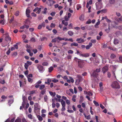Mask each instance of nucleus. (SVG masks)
<instances>
[{
  "mask_svg": "<svg viewBox=\"0 0 122 122\" xmlns=\"http://www.w3.org/2000/svg\"><path fill=\"white\" fill-rule=\"evenodd\" d=\"M108 68L107 66H106L102 68V70L104 74L108 70Z\"/></svg>",
  "mask_w": 122,
  "mask_h": 122,
  "instance_id": "obj_6",
  "label": "nucleus"
},
{
  "mask_svg": "<svg viewBox=\"0 0 122 122\" xmlns=\"http://www.w3.org/2000/svg\"><path fill=\"white\" fill-rule=\"evenodd\" d=\"M107 47V45L105 44H103V46L102 47V48H105Z\"/></svg>",
  "mask_w": 122,
  "mask_h": 122,
  "instance_id": "obj_52",
  "label": "nucleus"
},
{
  "mask_svg": "<svg viewBox=\"0 0 122 122\" xmlns=\"http://www.w3.org/2000/svg\"><path fill=\"white\" fill-rule=\"evenodd\" d=\"M29 66L27 63H25L24 65V67L26 70L28 69V67Z\"/></svg>",
  "mask_w": 122,
  "mask_h": 122,
  "instance_id": "obj_31",
  "label": "nucleus"
},
{
  "mask_svg": "<svg viewBox=\"0 0 122 122\" xmlns=\"http://www.w3.org/2000/svg\"><path fill=\"white\" fill-rule=\"evenodd\" d=\"M45 87V86L44 85H41L39 89L40 90H42Z\"/></svg>",
  "mask_w": 122,
  "mask_h": 122,
  "instance_id": "obj_29",
  "label": "nucleus"
},
{
  "mask_svg": "<svg viewBox=\"0 0 122 122\" xmlns=\"http://www.w3.org/2000/svg\"><path fill=\"white\" fill-rule=\"evenodd\" d=\"M37 68L39 72L41 73L44 70L43 66L40 65L38 64L37 65Z\"/></svg>",
  "mask_w": 122,
  "mask_h": 122,
  "instance_id": "obj_3",
  "label": "nucleus"
},
{
  "mask_svg": "<svg viewBox=\"0 0 122 122\" xmlns=\"http://www.w3.org/2000/svg\"><path fill=\"white\" fill-rule=\"evenodd\" d=\"M21 120L22 122H28L26 119L24 117L22 118Z\"/></svg>",
  "mask_w": 122,
  "mask_h": 122,
  "instance_id": "obj_40",
  "label": "nucleus"
},
{
  "mask_svg": "<svg viewBox=\"0 0 122 122\" xmlns=\"http://www.w3.org/2000/svg\"><path fill=\"white\" fill-rule=\"evenodd\" d=\"M42 65L44 66H47L48 65V63L46 62H44L42 63Z\"/></svg>",
  "mask_w": 122,
  "mask_h": 122,
  "instance_id": "obj_30",
  "label": "nucleus"
},
{
  "mask_svg": "<svg viewBox=\"0 0 122 122\" xmlns=\"http://www.w3.org/2000/svg\"><path fill=\"white\" fill-rule=\"evenodd\" d=\"M21 122V120L20 118H17L16 119L15 121V122Z\"/></svg>",
  "mask_w": 122,
  "mask_h": 122,
  "instance_id": "obj_32",
  "label": "nucleus"
},
{
  "mask_svg": "<svg viewBox=\"0 0 122 122\" xmlns=\"http://www.w3.org/2000/svg\"><path fill=\"white\" fill-rule=\"evenodd\" d=\"M39 120L40 121H41L43 120V118L42 117H41L40 116H37Z\"/></svg>",
  "mask_w": 122,
  "mask_h": 122,
  "instance_id": "obj_34",
  "label": "nucleus"
},
{
  "mask_svg": "<svg viewBox=\"0 0 122 122\" xmlns=\"http://www.w3.org/2000/svg\"><path fill=\"white\" fill-rule=\"evenodd\" d=\"M77 77L79 79V81L81 79V76L80 75H78L77 76Z\"/></svg>",
  "mask_w": 122,
  "mask_h": 122,
  "instance_id": "obj_33",
  "label": "nucleus"
},
{
  "mask_svg": "<svg viewBox=\"0 0 122 122\" xmlns=\"http://www.w3.org/2000/svg\"><path fill=\"white\" fill-rule=\"evenodd\" d=\"M87 95H88L90 97L91 96H92L93 95V93L92 92H90V91H89L88 92V93Z\"/></svg>",
  "mask_w": 122,
  "mask_h": 122,
  "instance_id": "obj_47",
  "label": "nucleus"
},
{
  "mask_svg": "<svg viewBox=\"0 0 122 122\" xmlns=\"http://www.w3.org/2000/svg\"><path fill=\"white\" fill-rule=\"evenodd\" d=\"M95 71H96L97 73L99 72L100 71V68L97 69Z\"/></svg>",
  "mask_w": 122,
  "mask_h": 122,
  "instance_id": "obj_63",
  "label": "nucleus"
},
{
  "mask_svg": "<svg viewBox=\"0 0 122 122\" xmlns=\"http://www.w3.org/2000/svg\"><path fill=\"white\" fill-rule=\"evenodd\" d=\"M100 23V22L99 21H98L97 22L96 24V25H95V28H97V26L98 25H99Z\"/></svg>",
  "mask_w": 122,
  "mask_h": 122,
  "instance_id": "obj_46",
  "label": "nucleus"
},
{
  "mask_svg": "<svg viewBox=\"0 0 122 122\" xmlns=\"http://www.w3.org/2000/svg\"><path fill=\"white\" fill-rule=\"evenodd\" d=\"M55 24H53V23H51V25L50 27L51 28H53L55 27Z\"/></svg>",
  "mask_w": 122,
  "mask_h": 122,
  "instance_id": "obj_42",
  "label": "nucleus"
},
{
  "mask_svg": "<svg viewBox=\"0 0 122 122\" xmlns=\"http://www.w3.org/2000/svg\"><path fill=\"white\" fill-rule=\"evenodd\" d=\"M93 102L96 106H99L98 103L95 101L94 100L93 101Z\"/></svg>",
  "mask_w": 122,
  "mask_h": 122,
  "instance_id": "obj_25",
  "label": "nucleus"
},
{
  "mask_svg": "<svg viewBox=\"0 0 122 122\" xmlns=\"http://www.w3.org/2000/svg\"><path fill=\"white\" fill-rule=\"evenodd\" d=\"M7 88L5 87H4L0 89V92H3L6 91L7 90Z\"/></svg>",
  "mask_w": 122,
  "mask_h": 122,
  "instance_id": "obj_10",
  "label": "nucleus"
},
{
  "mask_svg": "<svg viewBox=\"0 0 122 122\" xmlns=\"http://www.w3.org/2000/svg\"><path fill=\"white\" fill-rule=\"evenodd\" d=\"M116 20L118 22L121 23L122 21V15L120 18H118Z\"/></svg>",
  "mask_w": 122,
  "mask_h": 122,
  "instance_id": "obj_14",
  "label": "nucleus"
},
{
  "mask_svg": "<svg viewBox=\"0 0 122 122\" xmlns=\"http://www.w3.org/2000/svg\"><path fill=\"white\" fill-rule=\"evenodd\" d=\"M76 41H78V43H81L84 42L85 40L84 39H82L81 38H77L76 40Z\"/></svg>",
  "mask_w": 122,
  "mask_h": 122,
  "instance_id": "obj_7",
  "label": "nucleus"
},
{
  "mask_svg": "<svg viewBox=\"0 0 122 122\" xmlns=\"http://www.w3.org/2000/svg\"><path fill=\"white\" fill-rule=\"evenodd\" d=\"M1 98L2 99H5L7 98V97L3 95L1 96Z\"/></svg>",
  "mask_w": 122,
  "mask_h": 122,
  "instance_id": "obj_44",
  "label": "nucleus"
},
{
  "mask_svg": "<svg viewBox=\"0 0 122 122\" xmlns=\"http://www.w3.org/2000/svg\"><path fill=\"white\" fill-rule=\"evenodd\" d=\"M79 55L80 56H82L83 57H88L89 56V54L88 53H86L84 54H82L81 53H80Z\"/></svg>",
  "mask_w": 122,
  "mask_h": 122,
  "instance_id": "obj_9",
  "label": "nucleus"
},
{
  "mask_svg": "<svg viewBox=\"0 0 122 122\" xmlns=\"http://www.w3.org/2000/svg\"><path fill=\"white\" fill-rule=\"evenodd\" d=\"M86 98H87L88 100L89 101H92V100L90 99V98L88 96H86Z\"/></svg>",
  "mask_w": 122,
  "mask_h": 122,
  "instance_id": "obj_57",
  "label": "nucleus"
},
{
  "mask_svg": "<svg viewBox=\"0 0 122 122\" xmlns=\"http://www.w3.org/2000/svg\"><path fill=\"white\" fill-rule=\"evenodd\" d=\"M68 33L70 36H71L74 34V32L71 31H69L68 32Z\"/></svg>",
  "mask_w": 122,
  "mask_h": 122,
  "instance_id": "obj_19",
  "label": "nucleus"
},
{
  "mask_svg": "<svg viewBox=\"0 0 122 122\" xmlns=\"http://www.w3.org/2000/svg\"><path fill=\"white\" fill-rule=\"evenodd\" d=\"M27 77L28 78V81L29 82L32 83L33 81V80L31 78L29 77L28 76H27Z\"/></svg>",
  "mask_w": 122,
  "mask_h": 122,
  "instance_id": "obj_38",
  "label": "nucleus"
},
{
  "mask_svg": "<svg viewBox=\"0 0 122 122\" xmlns=\"http://www.w3.org/2000/svg\"><path fill=\"white\" fill-rule=\"evenodd\" d=\"M28 117L30 119H32V115L31 114H29L28 115Z\"/></svg>",
  "mask_w": 122,
  "mask_h": 122,
  "instance_id": "obj_56",
  "label": "nucleus"
},
{
  "mask_svg": "<svg viewBox=\"0 0 122 122\" xmlns=\"http://www.w3.org/2000/svg\"><path fill=\"white\" fill-rule=\"evenodd\" d=\"M78 60H80V59H78L76 57H74V61H75L76 62H77L78 61H77Z\"/></svg>",
  "mask_w": 122,
  "mask_h": 122,
  "instance_id": "obj_58",
  "label": "nucleus"
},
{
  "mask_svg": "<svg viewBox=\"0 0 122 122\" xmlns=\"http://www.w3.org/2000/svg\"><path fill=\"white\" fill-rule=\"evenodd\" d=\"M111 76V74L109 72H107V76L108 77L110 78V77Z\"/></svg>",
  "mask_w": 122,
  "mask_h": 122,
  "instance_id": "obj_62",
  "label": "nucleus"
},
{
  "mask_svg": "<svg viewBox=\"0 0 122 122\" xmlns=\"http://www.w3.org/2000/svg\"><path fill=\"white\" fill-rule=\"evenodd\" d=\"M84 62L83 61H78V66L80 68H83L84 65Z\"/></svg>",
  "mask_w": 122,
  "mask_h": 122,
  "instance_id": "obj_5",
  "label": "nucleus"
},
{
  "mask_svg": "<svg viewBox=\"0 0 122 122\" xmlns=\"http://www.w3.org/2000/svg\"><path fill=\"white\" fill-rule=\"evenodd\" d=\"M0 83L3 84L5 83V81L4 80H1L0 81Z\"/></svg>",
  "mask_w": 122,
  "mask_h": 122,
  "instance_id": "obj_36",
  "label": "nucleus"
},
{
  "mask_svg": "<svg viewBox=\"0 0 122 122\" xmlns=\"http://www.w3.org/2000/svg\"><path fill=\"white\" fill-rule=\"evenodd\" d=\"M31 15L32 16L35 17L36 16V15L34 12H33L31 13Z\"/></svg>",
  "mask_w": 122,
  "mask_h": 122,
  "instance_id": "obj_54",
  "label": "nucleus"
},
{
  "mask_svg": "<svg viewBox=\"0 0 122 122\" xmlns=\"http://www.w3.org/2000/svg\"><path fill=\"white\" fill-rule=\"evenodd\" d=\"M91 20L90 19H89L86 22V24H90L91 23Z\"/></svg>",
  "mask_w": 122,
  "mask_h": 122,
  "instance_id": "obj_45",
  "label": "nucleus"
},
{
  "mask_svg": "<svg viewBox=\"0 0 122 122\" xmlns=\"http://www.w3.org/2000/svg\"><path fill=\"white\" fill-rule=\"evenodd\" d=\"M79 19L83 21L84 20V15H81L79 17Z\"/></svg>",
  "mask_w": 122,
  "mask_h": 122,
  "instance_id": "obj_22",
  "label": "nucleus"
},
{
  "mask_svg": "<svg viewBox=\"0 0 122 122\" xmlns=\"http://www.w3.org/2000/svg\"><path fill=\"white\" fill-rule=\"evenodd\" d=\"M119 42V40L117 39L114 38V40L113 43L115 45L117 44Z\"/></svg>",
  "mask_w": 122,
  "mask_h": 122,
  "instance_id": "obj_11",
  "label": "nucleus"
},
{
  "mask_svg": "<svg viewBox=\"0 0 122 122\" xmlns=\"http://www.w3.org/2000/svg\"><path fill=\"white\" fill-rule=\"evenodd\" d=\"M5 20L3 19L0 20V24L2 25H4L5 24Z\"/></svg>",
  "mask_w": 122,
  "mask_h": 122,
  "instance_id": "obj_16",
  "label": "nucleus"
},
{
  "mask_svg": "<svg viewBox=\"0 0 122 122\" xmlns=\"http://www.w3.org/2000/svg\"><path fill=\"white\" fill-rule=\"evenodd\" d=\"M45 40H47V38L45 37H43L41 39V41H43Z\"/></svg>",
  "mask_w": 122,
  "mask_h": 122,
  "instance_id": "obj_26",
  "label": "nucleus"
},
{
  "mask_svg": "<svg viewBox=\"0 0 122 122\" xmlns=\"http://www.w3.org/2000/svg\"><path fill=\"white\" fill-rule=\"evenodd\" d=\"M98 74L96 71H94L92 74L91 75V76L94 77H96L98 75Z\"/></svg>",
  "mask_w": 122,
  "mask_h": 122,
  "instance_id": "obj_13",
  "label": "nucleus"
},
{
  "mask_svg": "<svg viewBox=\"0 0 122 122\" xmlns=\"http://www.w3.org/2000/svg\"><path fill=\"white\" fill-rule=\"evenodd\" d=\"M83 98L82 96H81L80 97V99L79 100V103H81L83 101Z\"/></svg>",
  "mask_w": 122,
  "mask_h": 122,
  "instance_id": "obj_17",
  "label": "nucleus"
},
{
  "mask_svg": "<svg viewBox=\"0 0 122 122\" xmlns=\"http://www.w3.org/2000/svg\"><path fill=\"white\" fill-rule=\"evenodd\" d=\"M81 8V6L80 4H77L76 6V9L77 10H78L79 9Z\"/></svg>",
  "mask_w": 122,
  "mask_h": 122,
  "instance_id": "obj_23",
  "label": "nucleus"
},
{
  "mask_svg": "<svg viewBox=\"0 0 122 122\" xmlns=\"http://www.w3.org/2000/svg\"><path fill=\"white\" fill-rule=\"evenodd\" d=\"M52 3H51V2L50 3H48L47 2H46V3L48 5L50 6H51L52 5H53L55 4L56 3V2L54 1L53 0L52 1Z\"/></svg>",
  "mask_w": 122,
  "mask_h": 122,
  "instance_id": "obj_12",
  "label": "nucleus"
},
{
  "mask_svg": "<svg viewBox=\"0 0 122 122\" xmlns=\"http://www.w3.org/2000/svg\"><path fill=\"white\" fill-rule=\"evenodd\" d=\"M34 110H40L39 104L38 103H36L34 106Z\"/></svg>",
  "mask_w": 122,
  "mask_h": 122,
  "instance_id": "obj_8",
  "label": "nucleus"
},
{
  "mask_svg": "<svg viewBox=\"0 0 122 122\" xmlns=\"http://www.w3.org/2000/svg\"><path fill=\"white\" fill-rule=\"evenodd\" d=\"M110 28L109 27L108 29H107L105 30V31H106L107 33H108L109 32V31L110 30Z\"/></svg>",
  "mask_w": 122,
  "mask_h": 122,
  "instance_id": "obj_48",
  "label": "nucleus"
},
{
  "mask_svg": "<svg viewBox=\"0 0 122 122\" xmlns=\"http://www.w3.org/2000/svg\"><path fill=\"white\" fill-rule=\"evenodd\" d=\"M62 24H64L65 26H67L68 25V23L67 22H65L64 20H63L62 22Z\"/></svg>",
  "mask_w": 122,
  "mask_h": 122,
  "instance_id": "obj_18",
  "label": "nucleus"
},
{
  "mask_svg": "<svg viewBox=\"0 0 122 122\" xmlns=\"http://www.w3.org/2000/svg\"><path fill=\"white\" fill-rule=\"evenodd\" d=\"M111 86L112 88H116L119 89L120 87L117 81L113 82L111 84Z\"/></svg>",
  "mask_w": 122,
  "mask_h": 122,
  "instance_id": "obj_1",
  "label": "nucleus"
},
{
  "mask_svg": "<svg viewBox=\"0 0 122 122\" xmlns=\"http://www.w3.org/2000/svg\"><path fill=\"white\" fill-rule=\"evenodd\" d=\"M55 14L56 13L55 12H52L50 14L52 16H53L55 15Z\"/></svg>",
  "mask_w": 122,
  "mask_h": 122,
  "instance_id": "obj_64",
  "label": "nucleus"
},
{
  "mask_svg": "<svg viewBox=\"0 0 122 122\" xmlns=\"http://www.w3.org/2000/svg\"><path fill=\"white\" fill-rule=\"evenodd\" d=\"M115 2V1L114 0H109V3L110 4H114Z\"/></svg>",
  "mask_w": 122,
  "mask_h": 122,
  "instance_id": "obj_27",
  "label": "nucleus"
},
{
  "mask_svg": "<svg viewBox=\"0 0 122 122\" xmlns=\"http://www.w3.org/2000/svg\"><path fill=\"white\" fill-rule=\"evenodd\" d=\"M30 13V11L29 10L27 9L26 11V14H29Z\"/></svg>",
  "mask_w": 122,
  "mask_h": 122,
  "instance_id": "obj_61",
  "label": "nucleus"
},
{
  "mask_svg": "<svg viewBox=\"0 0 122 122\" xmlns=\"http://www.w3.org/2000/svg\"><path fill=\"white\" fill-rule=\"evenodd\" d=\"M91 41L92 43H95L96 42V40L92 39L91 40Z\"/></svg>",
  "mask_w": 122,
  "mask_h": 122,
  "instance_id": "obj_49",
  "label": "nucleus"
},
{
  "mask_svg": "<svg viewBox=\"0 0 122 122\" xmlns=\"http://www.w3.org/2000/svg\"><path fill=\"white\" fill-rule=\"evenodd\" d=\"M61 102L62 106L61 109V111H64L66 110L65 108L66 105L65 102L63 100H62Z\"/></svg>",
  "mask_w": 122,
  "mask_h": 122,
  "instance_id": "obj_4",
  "label": "nucleus"
},
{
  "mask_svg": "<svg viewBox=\"0 0 122 122\" xmlns=\"http://www.w3.org/2000/svg\"><path fill=\"white\" fill-rule=\"evenodd\" d=\"M47 10V9L46 8H45L44 9L43 11H42L43 13L44 14H46V11Z\"/></svg>",
  "mask_w": 122,
  "mask_h": 122,
  "instance_id": "obj_35",
  "label": "nucleus"
},
{
  "mask_svg": "<svg viewBox=\"0 0 122 122\" xmlns=\"http://www.w3.org/2000/svg\"><path fill=\"white\" fill-rule=\"evenodd\" d=\"M53 67L52 66H51L48 68L49 72H51L53 70Z\"/></svg>",
  "mask_w": 122,
  "mask_h": 122,
  "instance_id": "obj_24",
  "label": "nucleus"
},
{
  "mask_svg": "<svg viewBox=\"0 0 122 122\" xmlns=\"http://www.w3.org/2000/svg\"><path fill=\"white\" fill-rule=\"evenodd\" d=\"M57 39L59 40L60 41L64 40H65V38H61V37L58 36L57 37Z\"/></svg>",
  "mask_w": 122,
  "mask_h": 122,
  "instance_id": "obj_28",
  "label": "nucleus"
},
{
  "mask_svg": "<svg viewBox=\"0 0 122 122\" xmlns=\"http://www.w3.org/2000/svg\"><path fill=\"white\" fill-rule=\"evenodd\" d=\"M41 8H39L36 13L38 14H40L41 11Z\"/></svg>",
  "mask_w": 122,
  "mask_h": 122,
  "instance_id": "obj_59",
  "label": "nucleus"
},
{
  "mask_svg": "<svg viewBox=\"0 0 122 122\" xmlns=\"http://www.w3.org/2000/svg\"><path fill=\"white\" fill-rule=\"evenodd\" d=\"M116 15L118 17H119V16H121V15L118 12H116Z\"/></svg>",
  "mask_w": 122,
  "mask_h": 122,
  "instance_id": "obj_60",
  "label": "nucleus"
},
{
  "mask_svg": "<svg viewBox=\"0 0 122 122\" xmlns=\"http://www.w3.org/2000/svg\"><path fill=\"white\" fill-rule=\"evenodd\" d=\"M49 93L51 96H52L53 97H54L56 95V94L55 92H49Z\"/></svg>",
  "mask_w": 122,
  "mask_h": 122,
  "instance_id": "obj_21",
  "label": "nucleus"
},
{
  "mask_svg": "<svg viewBox=\"0 0 122 122\" xmlns=\"http://www.w3.org/2000/svg\"><path fill=\"white\" fill-rule=\"evenodd\" d=\"M35 92V91L34 90L32 91H30V95H31V94H33Z\"/></svg>",
  "mask_w": 122,
  "mask_h": 122,
  "instance_id": "obj_41",
  "label": "nucleus"
},
{
  "mask_svg": "<svg viewBox=\"0 0 122 122\" xmlns=\"http://www.w3.org/2000/svg\"><path fill=\"white\" fill-rule=\"evenodd\" d=\"M30 41L32 42H35L36 41L35 38H32L30 39Z\"/></svg>",
  "mask_w": 122,
  "mask_h": 122,
  "instance_id": "obj_55",
  "label": "nucleus"
},
{
  "mask_svg": "<svg viewBox=\"0 0 122 122\" xmlns=\"http://www.w3.org/2000/svg\"><path fill=\"white\" fill-rule=\"evenodd\" d=\"M14 100L13 99H10L9 100L8 102L10 104H12Z\"/></svg>",
  "mask_w": 122,
  "mask_h": 122,
  "instance_id": "obj_39",
  "label": "nucleus"
},
{
  "mask_svg": "<svg viewBox=\"0 0 122 122\" xmlns=\"http://www.w3.org/2000/svg\"><path fill=\"white\" fill-rule=\"evenodd\" d=\"M5 35V41L9 43L11 40V38L9 36L8 33H6Z\"/></svg>",
  "mask_w": 122,
  "mask_h": 122,
  "instance_id": "obj_2",
  "label": "nucleus"
},
{
  "mask_svg": "<svg viewBox=\"0 0 122 122\" xmlns=\"http://www.w3.org/2000/svg\"><path fill=\"white\" fill-rule=\"evenodd\" d=\"M52 81L54 83H56L58 81V80L55 79L52 80Z\"/></svg>",
  "mask_w": 122,
  "mask_h": 122,
  "instance_id": "obj_51",
  "label": "nucleus"
},
{
  "mask_svg": "<svg viewBox=\"0 0 122 122\" xmlns=\"http://www.w3.org/2000/svg\"><path fill=\"white\" fill-rule=\"evenodd\" d=\"M78 45V43H76L75 42H73L71 44V46H77Z\"/></svg>",
  "mask_w": 122,
  "mask_h": 122,
  "instance_id": "obj_20",
  "label": "nucleus"
},
{
  "mask_svg": "<svg viewBox=\"0 0 122 122\" xmlns=\"http://www.w3.org/2000/svg\"><path fill=\"white\" fill-rule=\"evenodd\" d=\"M46 91L45 89H44L43 90H42L41 92V94L42 95H44Z\"/></svg>",
  "mask_w": 122,
  "mask_h": 122,
  "instance_id": "obj_37",
  "label": "nucleus"
},
{
  "mask_svg": "<svg viewBox=\"0 0 122 122\" xmlns=\"http://www.w3.org/2000/svg\"><path fill=\"white\" fill-rule=\"evenodd\" d=\"M66 102L67 104L69 105L70 103V101L68 100H66Z\"/></svg>",
  "mask_w": 122,
  "mask_h": 122,
  "instance_id": "obj_53",
  "label": "nucleus"
},
{
  "mask_svg": "<svg viewBox=\"0 0 122 122\" xmlns=\"http://www.w3.org/2000/svg\"><path fill=\"white\" fill-rule=\"evenodd\" d=\"M47 97L46 95L44 97V99L45 101L46 102L47 100Z\"/></svg>",
  "mask_w": 122,
  "mask_h": 122,
  "instance_id": "obj_43",
  "label": "nucleus"
},
{
  "mask_svg": "<svg viewBox=\"0 0 122 122\" xmlns=\"http://www.w3.org/2000/svg\"><path fill=\"white\" fill-rule=\"evenodd\" d=\"M69 79L70 80H71V81L72 83H73L74 82V80L71 77H69Z\"/></svg>",
  "mask_w": 122,
  "mask_h": 122,
  "instance_id": "obj_50",
  "label": "nucleus"
},
{
  "mask_svg": "<svg viewBox=\"0 0 122 122\" xmlns=\"http://www.w3.org/2000/svg\"><path fill=\"white\" fill-rule=\"evenodd\" d=\"M110 57L111 59H112L115 58L116 57V56L114 54H111Z\"/></svg>",
  "mask_w": 122,
  "mask_h": 122,
  "instance_id": "obj_15",
  "label": "nucleus"
}]
</instances>
